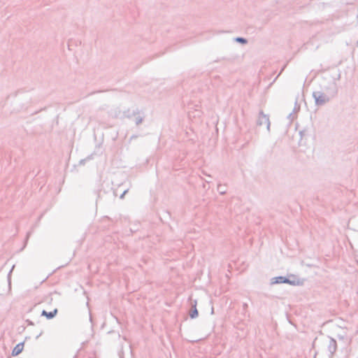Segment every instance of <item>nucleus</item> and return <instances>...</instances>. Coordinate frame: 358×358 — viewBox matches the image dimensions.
Returning <instances> with one entry per match:
<instances>
[{
	"mask_svg": "<svg viewBox=\"0 0 358 358\" xmlns=\"http://www.w3.org/2000/svg\"><path fill=\"white\" fill-rule=\"evenodd\" d=\"M327 94L321 91H315L313 92V97L316 106H323L328 103L331 98L336 96L338 94V87L335 82L331 81L329 85L325 87Z\"/></svg>",
	"mask_w": 358,
	"mask_h": 358,
	"instance_id": "f257e3e1",
	"label": "nucleus"
},
{
	"mask_svg": "<svg viewBox=\"0 0 358 358\" xmlns=\"http://www.w3.org/2000/svg\"><path fill=\"white\" fill-rule=\"evenodd\" d=\"M124 119L131 120L134 118V122L136 126L141 124L145 120V113L142 110L138 108L131 110L130 108L124 109Z\"/></svg>",
	"mask_w": 358,
	"mask_h": 358,
	"instance_id": "f03ea898",
	"label": "nucleus"
},
{
	"mask_svg": "<svg viewBox=\"0 0 358 358\" xmlns=\"http://www.w3.org/2000/svg\"><path fill=\"white\" fill-rule=\"evenodd\" d=\"M264 124L266 125V129L269 132L271 130V122L269 120V116L264 114L262 110H260L259 112L258 119L257 120V125L262 126Z\"/></svg>",
	"mask_w": 358,
	"mask_h": 358,
	"instance_id": "7ed1b4c3",
	"label": "nucleus"
},
{
	"mask_svg": "<svg viewBox=\"0 0 358 358\" xmlns=\"http://www.w3.org/2000/svg\"><path fill=\"white\" fill-rule=\"evenodd\" d=\"M190 301L191 309L189 311V316L191 319H195L199 316V311L196 308L197 300H193L191 296L189 297Z\"/></svg>",
	"mask_w": 358,
	"mask_h": 358,
	"instance_id": "20e7f679",
	"label": "nucleus"
},
{
	"mask_svg": "<svg viewBox=\"0 0 358 358\" xmlns=\"http://www.w3.org/2000/svg\"><path fill=\"white\" fill-rule=\"evenodd\" d=\"M108 113L109 115L114 119H124V110H121L120 107L111 108Z\"/></svg>",
	"mask_w": 358,
	"mask_h": 358,
	"instance_id": "39448f33",
	"label": "nucleus"
},
{
	"mask_svg": "<svg viewBox=\"0 0 358 358\" xmlns=\"http://www.w3.org/2000/svg\"><path fill=\"white\" fill-rule=\"evenodd\" d=\"M31 103V99L29 98V100L27 101V102L26 103H18V101H16V104L17 106H15L13 110H12V113H20L21 111H23V110H26L29 106L30 105V103Z\"/></svg>",
	"mask_w": 358,
	"mask_h": 358,
	"instance_id": "423d86ee",
	"label": "nucleus"
},
{
	"mask_svg": "<svg viewBox=\"0 0 358 358\" xmlns=\"http://www.w3.org/2000/svg\"><path fill=\"white\" fill-rule=\"evenodd\" d=\"M29 338H30L29 336H27V337H25V339L24 341L20 342L18 344H17L13 349L11 355L13 357H15V356H17L18 355H20L23 351L25 341H27V339H29Z\"/></svg>",
	"mask_w": 358,
	"mask_h": 358,
	"instance_id": "0eeeda50",
	"label": "nucleus"
},
{
	"mask_svg": "<svg viewBox=\"0 0 358 358\" xmlns=\"http://www.w3.org/2000/svg\"><path fill=\"white\" fill-rule=\"evenodd\" d=\"M289 279L287 276H276L273 277L271 279L270 285H275V284H287V282H289Z\"/></svg>",
	"mask_w": 358,
	"mask_h": 358,
	"instance_id": "6e6552de",
	"label": "nucleus"
},
{
	"mask_svg": "<svg viewBox=\"0 0 358 358\" xmlns=\"http://www.w3.org/2000/svg\"><path fill=\"white\" fill-rule=\"evenodd\" d=\"M287 278L289 279V282H287L288 285L296 286V285H302L303 284V280L300 279L297 275L294 274H288Z\"/></svg>",
	"mask_w": 358,
	"mask_h": 358,
	"instance_id": "1a4fd4ad",
	"label": "nucleus"
},
{
	"mask_svg": "<svg viewBox=\"0 0 358 358\" xmlns=\"http://www.w3.org/2000/svg\"><path fill=\"white\" fill-rule=\"evenodd\" d=\"M58 313V309L55 308L52 311L48 312L45 310H43L41 313V316L45 317L47 320H52L57 316Z\"/></svg>",
	"mask_w": 358,
	"mask_h": 358,
	"instance_id": "9d476101",
	"label": "nucleus"
},
{
	"mask_svg": "<svg viewBox=\"0 0 358 358\" xmlns=\"http://www.w3.org/2000/svg\"><path fill=\"white\" fill-rule=\"evenodd\" d=\"M336 349H337L336 341L332 338H330V339L329 341V345H328L329 352L332 355L336 351Z\"/></svg>",
	"mask_w": 358,
	"mask_h": 358,
	"instance_id": "9b49d317",
	"label": "nucleus"
},
{
	"mask_svg": "<svg viewBox=\"0 0 358 358\" xmlns=\"http://www.w3.org/2000/svg\"><path fill=\"white\" fill-rule=\"evenodd\" d=\"M101 222L106 224V226L110 227L112 225L113 222L110 217L106 216L101 219Z\"/></svg>",
	"mask_w": 358,
	"mask_h": 358,
	"instance_id": "f8f14e48",
	"label": "nucleus"
},
{
	"mask_svg": "<svg viewBox=\"0 0 358 358\" xmlns=\"http://www.w3.org/2000/svg\"><path fill=\"white\" fill-rule=\"evenodd\" d=\"M236 42L237 43H239L242 45H245L248 43V39L245 38H243V37H240V36H238V37H236L234 38V39Z\"/></svg>",
	"mask_w": 358,
	"mask_h": 358,
	"instance_id": "ddd939ff",
	"label": "nucleus"
},
{
	"mask_svg": "<svg viewBox=\"0 0 358 358\" xmlns=\"http://www.w3.org/2000/svg\"><path fill=\"white\" fill-rule=\"evenodd\" d=\"M93 155H94V154L92 153V154L88 155L85 159H80L79 161V165H85L86 162L90 161L93 159Z\"/></svg>",
	"mask_w": 358,
	"mask_h": 358,
	"instance_id": "4468645a",
	"label": "nucleus"
},
{
	"mask_svg": "<svg viewBox=\"0 0 358 358\" xmlns=\"http://www.w3.org/2000/svg\"><path fill=\"white\" fill-rule=\"evenodd\" d=\"M31 231H28V232L27 233V235H26V237H25V239H24V245H23V247L21 248L20 251H22V250L26 247V245H27V242H28V240H29V237H30V236H31Z\"/></svg>",
	"mask_w": 358,
	"mask_h": 358,
	"instance_id": "2eb2a0df",
	"label": "nucleus"
},
{
	"mask_svg": "<svg viewBox=\"0 0 358 358\" xmlns=\"http://www.w3.org/2000/svg\"><path fill=\"white\" fill-rule=\"evenodd\" d=\"M217 191L220 192V194H224L226 193V190L223 188L222 185H219L217 186Z\"/></svg>",
	"mask_w": 358,
	"mask_h": 358,
	"instance_id": "dca6fc26",
	"label": "nucleus"
},
{
	"mask_svg": "<svg viewBox=\"0 0 358 358\" xmlns=\"http://www.w3.org/2000/svg\"><path fill=\"white\" fill-rule=\"evenodd\" d=\"M25 92H26L25 89H20V90H17L16 92H15L13 95L15 97H17V95H19L20 94L24 93Z\"/></svg>",
	"mask_w": 358,
	"mask_h": 358,
	"instance_id": "f3484780",
	"label": "nucleus"
},
{
	"mask_svg": "<svg viewBox=\"0 0 358 358\" xmlns=\"http://www.w3.org/2000/svg\"><path fill=\"white\" fill-rule=\"evenodd\" d=\"M300 110V105L297 104V99L295 101V106L293 110V113H296Z\"/></svg>",
	"mask_w": 358,
	"mask_h": 358,
	"instance_id": "a211bd4d",
	"label": "nucleus"
},
{
	"mask_svg": "<svg viewBox=\"0 0 358 358\" xmlns=\"http://www.w3.org/2000/svg\"><path fill=\"white\" fill-rule=\"evenodd\" d=\"M248 304L247 303H243V313L245 315L248 311Z\"/></svg>",
	"mask_w": 358,
	"mask_h": 358,
	"instance_id": "6ab92c4d",
	"label": "nucleus"
},
{
	"mask_svg": "<svg viewBox=\"0 0 358 358\" xmlns=\"http://www.w3.org/2000/svg\"><path fill=\"white\" fill-rule=\"evenodd\" d=\"M129 188L125 189L120 195V199H123L124 198L125 194L128 192Z\"/></svg>",
	"mask_w": 358,
	"mask_h": 358,
	"instance_id": "aec40b11",
	"label": "nucleus"
},
{
	"mask_svg": "<svg viewBox=\"0 0 358 358\" xmlns=\"http://www.w3.org/2000/svg\"><path fill=\"white\" fill-rule=\"evenodd\" d=\"M25 322L27 323V324L28 326H34V322H32L31 320H29V319L26 320H25Z\"/></svg>",
	"mask_w": 358,
	"mask_h": 358,
	"instance_id": "412c9836",
	"label": "nucleus"
},
{
	"mask_svg": "<svg viewBox=\"0 0 358 358\" xmlns=\"http://www.w3.org/2000/svg\"><path fill=\"white\" fill-rule=\"evenodd\" d=\"M13 268H14V266L12 267V268L10 269V271H9V273L8 274V281L9 284H10V275H11V273H12Z\"/></svg>",
	"mask_w": 358,
	"mask_h": 358,
	"instance_id": "4be33fe9",
	"label": "nucleus"
},
{
	"mask_svg": "<svg viewBox=\"0 0 358 358\" xmlns=\"http://www.w3.org/2000/svg\"><path fill=\"white\" fill-rule=\"evenodd\" d=\"M287 118L289 119L291 122H292L295 118L294 116L293 115V113H289L287 116Z\"/></svg>",
	"mask_w": 358,
	"mask_h": 358,
	"instance_id": "5701e85b",
	"label": "nucleus"
},
{
	"mask_svg": "<svg viewBox=\"0 0 358 358\" xmlns=\"http://www.w3.org/2000/svg\"><path fill=\"white\" fill-rule=\"evenodd\" d=\"M45 301H48V303H51L53 301V299L51 296H47Z\"/></svg>",
	"mask_w": 358,
	"mask_h": 358,
	"instance_id": "b1692460",
	"label": "nucleus"
},
{
	"mask_svg": "<svg viewBox=\"0 0 358 358\" xmlns=\"http://www.w3.org/2000/svg\"><path fill=\"white\" fill-rule=\"evenodd\" d=\"M43 334V331L41 330L38 335L36 336V339H38L42 334Z\"/></svg>",
	"mask_w": 358,
	"mask_h": 358,
	"instance_id": "393cba45",
	"label": "nucleus"
},
{
	"mask_svg": "<svg viewBox=\"0 0 358 358\" xmlns=\"http://www.w3.org/2000/svg\"><path fill=\"white\" fill-rule=\"evenodd\" d=\"M113 194H114V196H117V189H114V190H113Z\"/></svg>",
	"mask_w": 358,
	"mask_h": 358,
	"instance_id": "a878e982",
	"label": "nucleus"
},
{
	"mask_svg": "<svg viewBox=\"0 0 358 358\" xmlns=\"http://www.w3.org/2000/svg\"><path fill=\"white\" fill-rule=\"evenodd\" d=\"M137 137H138V136H137V135H132V136H131L130 139H131V140H132V139H135V138H136Z\"/></svg>",
	"mask_w": 358,
	"mask_h": 358,
	"instance_id": "bb28decb",
	"label": "nucleus"
},
{
	"mask_svg": "<svg viewBox=\"0 0 358 358\" xmlns=\"http://www.w3.org/2000/svg\"><path fill=\"white\" fill-rule=\"evenodd\" d=\"M222 60H227V61H229V60H230V59H229V58H226V57H222Z\"/></svg>",
	"mask_w": 358,
	"mask_h": 358,
	"instance_id": "cd10ccee",
	"label": "nucleus"
},
{
	"mask_svg": "<svg viewBox=\"0 0 358 358\" xmlns=\"http://www.w3.org/2000/svg\"><path fill=\"white\" fill-rule=\"evenodd\" d=\"M214 313V309L212 308L211 313L213 314Z\"/></svg>",
	"mask_w": 358,
	"mask_h": 358,
	"instance_id": "c85d7f7f",
	"label": "nucleus"
},
{
	"mask_svg": "<svg viewBox=\"0 0 358 358\" xmlns=\"http://www.w3.org/2000/svg\"><path fill=\"white\" fill-rule=\"evenodd\" d=\"M220 59H217V60H215V62H220Z\"/></svg>",
	"mask_w": 358,
	"mask_h": 358,
	"instance_id": "c756f323",
	"label": "nucleus"
},
{
	"mask_svg": "<svg viewBox=\"0 0 358 358\" xmlns=\"http://www.w3.org/2000/svg\"><path fill=\"white\" fill-rule=\"evenodd\" d=\"M344 358H349V355H347L346 356H345V357H344Z\"/></svg>",
	"mask_w": 358,
	"mask_h": 358,
	"instance_id": "7c9ffc66",
	"label": "nucleus"
},
{
	"mask_svg": "<svg viewBox=\"0 0 358 358\" xmlns=\"http://www.w3.org/2000/svg\"><path fill=\"white\" fill-rule=\"evenodd\" d=\"M22 331H24L25 327H22Z\"/></svg>",
	"mask_w": 358,
	"mask_h": 358,
	"instance_id": "2f4dec72",
	"label": "nucleus"
},
{
	"mask_svg": "<svg viewBox=\"0 0 358 358\" xmlns=\"http://www.w3.org/2000/svg\"><path fill=\"white\" fill-rule=\"evenodd\" d=\"M357 46H358V41H357Z\"/></svg>",
	"mask_w": 358,
	"mask_h": 358,
	"instance_id": "473e14b6",
	"label": "nucleus"
}]
</instances>
